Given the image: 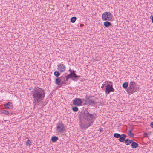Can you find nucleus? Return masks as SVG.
<instances>
[{
	"instance_id": "obj_1",
	"label": "nucleus",
	"mask_w": 153,
	"mask_h": 153,
	"mask_svg": "<svg viewBox=\"0 0 153 153\" xmlns=\"http://www.w3.org/2000/svg\"><path fill=\"white\" fill-rule=\"evenodd\" d=\"M81 117L82 120L86 122L84 123L82 122H80V126L82 130H86L93 125L97 115L94 113H91L88 108H85L82 112Z\"/></svg>"
},
{
	"instance_id": "obj_2",
	"label": "nucleus",
	"mask_w": 153,
	"mask_h": 153,
	"mask_svg": "<svg viewBox=\"0 0 153 153\" xmlns=\"http://www.w3.org/2000/svg\"><path fill=\"white\" fill-rule=\"evenodd\" d=\"M32 97L34 102H42L44 100L45 93L44 90L41 88H35L31 91Z\"/></svg>"
},
{
	"instance_id": "obj_3",
	"label": "nucleus",
	"mask_w": 153,
	"mask_h": 153,
	"mask_svg": "<svg viewBox=\"0 0 153 153\" xmlns=\"http://www.w3.org/2000/svg\"><path fill=\"white\" fill-rule=\"evenodd\" d=\"M68 71L70 72V73L65 76L66 81H67L69 78L72 79L73 81H75V79H79L80 76L76 75L75 73L76 71L74 70H71V69H70Z\"/></svg>"
},
{
	"instance_id": "obj_4",
	"label": "nucleus",
	"mask_w": 153,
	"mask_h": 153,
	"mask_svg": "<svg viewBox=\"0 0 153 153\" xmlns=\"http://www.w3.org/2000/svg\"><path fill=\"white\" fill-rule=\"evenodd\" d=\"M65 126L61 121L57 123L56 128L58 132L62 133L65 131Z\"/></svg>"
},
{
	"instance_id": "obj_5",
	"label": "nucleus",
	"mask_w": 153,
	"mask_h": 153,
	"mask_svg": "<svg viewBox=\"0 0 153 153\" xmlns=\"http://www.w3.org/2000/svg\"><path fill=\"white\" fill-rule=\"evenodd\" d=\"M86 103L87 104L91 105L92 106H93L96 104L95 101H96V98L94 96H89L87 97V96H86Z\"/></svg>"
},
{
	"instance_id": "obj_6",
	"label": "nucleus",
	"mask_w": 153,
	"mask_h": 153,
	"mask_svg": "<svg viewBox=\"0 0 153 153\" xmlns=\"http://www.w3.org/2000/svg\"><path fill=\"white\" fill-rule=\"evenodd\" d=\"M112 17V14L109 12H105L102 15V18L104 21H111Z\"/></svg>"
},
{
	"instance_id": "obj_7",
	"label": "nucleus",
	"mask_w": 153,
	"mask_h": 153,
	"mask_svg": "<svg viewBox=\"0 0 153 153\" xmlns=\"http://www.w3.org/2000/svg\"><path fill=\"white\" fill-rule=\"evenodd\" d=\"M113 84H108L105 86V92L106 94H109L111 92H113L115 90L113 88Z\"/></svg>"
},
{
	"instance_id": "obj_8",
	"label": "nucleus",
	"mask_w": 153,
	"mask_h": 153,
	"mask_svg": "<svg viewBox=\"0 0 153 153\" xmlns=\"http://www.w3.org/2000/svg\"><path fill=\"white\" fill-rule=\"evenodd\" d=\"M139 90L137 86H129L128 89L127 90V92H128L131 94H133L135 92Z\"/></svg>"
},
{
	"instance_id": "obj_9",
	"label": "nucleus",
	"mask_w": 153,
	"mask_h": 153,
	"mask_svg": "<svg viewBox=\"0 0 153 153\" xmlns=\"http://www.w3.org/2000/svg\"><path fill=\"white\" fill-rule=\"evenodd\" d=\"M72 102L74 105L79 106L82 105L83 102L82 99L80 98H76L74 99Z\"/></svg>"
},
{
	"instance_id": "obj_10",
	"label": "nucleus",
	"mask_w": 153,
	"mask_h": 153,
	"mask_svg": "<svg viewBox=\"0 0 153 153\" xmlns=\"http://www.w3.org/2000/svg\"><path fill=\"white\" fill-rule=\"evenodd\" d=\"M57 69L61 72H64L66 71V67L64 64L60 63L57 65Z\"/></svg>"
},
{
	"instance_id": "obj_11",
	"label": "nucleus",
	"mask_w": 153,
	"mask_h": 153,
	"mask_svg": "<svg viewBox=\"0 0 153 153\" xmlns=\"http://www.w3.org/2000/svg\"><path fill=\"white\" fill-rule=\"evenodd\" d=\"M5 108L7 109H11L13 108V105L11 102H9L4 104Z\"/></svg>"
},
{
	"instance_id": "obj_12",
	"label": "nucleus",
	"mask_w": 153,
	"mask_h": 153,
	"mask_svg": "<svg viewBox=\"0 0 153 153\" xmlns=\"http://www.w3.org/2000/svg\"><path fill=\"white\" fill-rule=\"evenodd\" d=\"M126 134H123L120 135V137L119 138L118 140L120 142H124L126 139Z\"/></svg>"
},
{
	"instance_id": "obj_13",
	"label": "nucleus",
	"mask_w": 153,
	"mask_h": 153,
	"mask_svg": "<svg viewBox=\"0 0 153 153\" xmlns=\"http://www.w3.org/2000/svg\"><path fill=\"white\" fill-rule=\"evenodd\" d=\"M63 76L59 77H57L55 79V83L57 85H59L61 82V79H62Z\"/></svg>"
},
{
	"instance_id": "obj_14",
	"label": "nucleus",
	"mask_w": 153,
	"mask_h": 153,
	"mask_svg": "<svg viewBox=\"0 0 153 153\" xmlns=\"http://www.w3.org/2000/svg\"><path fill=\"white\" fill-rule=\"evenodd\" d=\"M138 144L135 142H132L131 144V147L132 148H136L138 147Z\"/></svg>"
},
{
	"instance_id": "obj_15",
	"label": "nucleus",
	"mask_w": 153,
	"mask_h": 153,
	"mask_svg": "<svg viewBox=\"0 0 153 153\" xmlns=\"http://www.w3.org/2000/svg\"><path fill=\"white\" fill-rule=\"evenodd\" d=\"M104 25L106 27H108L110 26H111V23L108 21H106L104 22Z\"/></svg>"
},
{
	"instance_id": "obj_16",
	"label": "nucleus",
	"mask_w": 153,
	"mask_h": 153,
	"mask_svg": "<svg viewBox=\"0 0 153 153\" xmlns=\"http://www.w3.org/2000/svg\"><path fill=\"white\" fill-rule=\"evenodd\" d=\"M127 134L128 136L131 137H134V134L133 133L131 132V130H129L128 131Z\"/></svg>"
},
{
	"instance_id": "obj_17",
	"label": "nucleus",
	"mask_w": 153,
	"mask_h": 153,
	"mask_svg": "<svg viewBox=\"0 0 153 153\" xmlns=\"http://www.w3.org/2000/svg\"><path fill=\"white\" fill-rule=\"evenodd\" d=\"M58 138L56 136H53L52 137L51 140L52 142H56L58 140Z\"/></svg>"
},
{
	"instance_id": "obj_18",
	"label": "nucleus",
	"mask_w": 153,
	"mask_h": 153,
	"mask_svg": "<svg viewBox=\"0 0 153 153\" xmlns=\"http://www.w3.org/2000/svg\"><path fill=\"white\" fill-rule=\"evenodd\" d=\"M124 143L126 145H128L131 143V142L130 141V140L128 139H126L124 141Z\"/></svg>"
},
{
	"instance_id": "obj_19",
	"label": "nucleus",
	"mask_w": 153,
	"mask_h": 153,
	"mask_svg": "<svg viewBox=\"0 0 153 153\" xmlns=\"http://www.w3.org/2000/svg\"><path fill=\"white\" fill-rule=\"evenodd\" d=\"M128 82H125L123 83L122 85L123 87L125 89L126 88L128 87Z\"/></svg>"
},
{
	"instance_id": "obj_20",
	"label": "nucleus",
	"mask_w": 153,
	"mask_h": 153,
	"mask_svg": "<svg viewBox=\"0 0 153 153\" xmlns=\"http://www.w3.org/2000/svg\"><path fill=\"white\" fill-rule=\"evenodd\" d=\"M63 79L61 80V82L60 84V85H62L63 84H66V83L65 82L66 80H65V77L63 76Z\"/></svg>"
},
{
	"instance_id": "obj_21",
	"label": "nucleus",
	"mask_w": 153,
	"mask_h": 153,
	"mask_svg": "<svg viewBox=\"0 0 153 153\" xmlns=\"http://www.w3.org/2000/svg\"><path fill=\"white\" fill-rule=\"evenodd\" d=\"M54 75L56 77H58L60 75V73L59 71H56L54 73Z\"/></svg>"
},
{
	"instance_id": "obj_22",
	"label": "nucleus",
	"mask_w": 153,
	"mask_h": 153,
	"mask_svg": "<svg viewBox=\"0 0 153 153\" xmlns=\"http://www.w3.org/2000/svg\"><path fill=\"white\" fill-rule=\"evenodd\" d=\"M137 84L134 81H131L129 85V86H137Z\"/></svg>"
},
{
	"instance_id": "obj_23",
	"label": "nucleus",
	"mask_w": 153,
	"mask_h": 153,
	"mask_svg": "<svg viewBox=\"0 0 153 153\" xmlns=\"http://www.w3.org/2000/svg\"><path fill=\"white\" fill-rule=\"evenodd\" d=\"M77 19V18L76 17H73L71 19V22L73 23H74Z\"/></svg>"
},
{
	"instance_id": "obj_24",
	"label": "nucleus",
	"mask_w": 153,
	"mask_h": 153,
	"mask_svg": "<svg viewBox=\"0 0 153 153\" xmlns=\"http://www.w3.org/2000/svg\"><path fill=\"white\" fill-rule=\"evenodd\" d=\"M120 134L119 133H115L114 134V136L116 138H119L120 137Z\"/></svg>"
},
{
	"instance_id": "obj_25",
	"label": "nucleus",
	"mask_w": 153,
	"mask_h": 153,
	"mask_svg": "<svg viewBox=\"0 0 153 153\" xmlns=\"http://www.w3.org/2000/svg\"><path fill=\"white\" fill-rule=\"evenodd\" d=\"M2 113L5 115H8L9 112L7 110H3L2 111Z\"/></svg>"
},
{
	"instance_id": "obj_26",
	"label": "nucleus",
	"mask_w": 153,
	"mask_h": 153,
	"mask_svg": "<svg viewBox=\"0 0 153 153\" xmlns=\"http://www.w3.org/2000/svg\"><path fill=\"white\" fill-rule=\"evenodd\" d=\"M72 110L74 112H77L78 110V108L76 106H74L72 107Z\"/></svg>"
},
{
	"instance_id": "obj_27",
	"label": "nucleus",
	"mask_w": 153,
	"mask_h": 153,
	"mask_svg": "<svg viewBox=\"0 0 153 153\" xmlns=\"http://www.w3.org/2000/svg\"><path fill=\"white\" fill-rule=\"evenodd\" d=\"M31 142L30 140H28L26 142V145L27 146L31 145Z\"/></svg>"
},
{
	"instance_id": "obj_28",
	"label": "nucleus",
	"mask_w": 153,
	"mask_h": 153,
	"mask_svg": "<svg viewBox=\"0 0 153 153\" xmlns=\"http://www.w3.org/2000/svg\"><path fill=\"white\" fill-rule=\"evenodd\" d=\"M34 102V100H33V103L35 104L34 105V106H35V105H36V104H37V105H39V103L40 102Z\"/></svg>"
},
{
	"instance_id": "obj_29",
	"label": "nucleus",
	"mask_w": 153,
	"mask_h": 153,
	"mask_svg": "<svg viewBox=\"0 0 153 153\" xmlns=\"http://www.w3.org/2000/svg\"><path fill=\"white\" fill-rule=\"evenodd\" d=\"M105 83H106L107 84L110 83V84H113V83L109 81H106L105 82Z\"/></svg>"
},
{
	"instance_id": "obj_30",
	"label": "nucleus",
	"mask_w": 153,
	"mask_h": 153,
	"mask_svg": "<svg viewBox=\"0 0 153 153\" xmlns=\"http://www.w3.org/2000/svg\"><path fill=\"white\" fill-rule=\"evenodd\" d=\"M150 19H151L152 22L153 23V15H151L150 16Z\"/></svg>"
},
{
	"instance_id": "obj_31",
	"label": "nucleus",
	"mask_w": 153,
	"mask_h": 153,
	"mask_svg": "<svg viewBox=\"0 0 153 153\" xmlns=\"http://www.w3.org/2000/svg\"><path fill=\"white\" fill-rule=\"evenodd\" d=\"M150 126L152 128H153V122L151 123Z\"/></svg>"
},
{
	"instance_id": "obj_32",
	"label": "nucleus",
	"mask_w": 153,
	"mask_h": 153,
	"mask_svg": "<svg viewBox=\"0 0 153 153\" xmlns=\"http://www.w3.org/2000/svg\"><path fill=\"white\" fill-rule=\"evenodd\" d=\"M100 132H102L103 131V129L102 128H100Z\"/></svg>"
},
{
	"instance_id": "obj_33",
	"label": "nucleus",
	"mask_w": 153,
	"mask_h": 153,
	"mask_svg": "<svg viewBox=\"0 0 153 153\" xmlns=\"http://www.w3.org/2000/svg\"><path fill=\"white\" fill-rule=\"evenodd\" d=\"M105 85V84H102V86L101 87V88L102 89H103V88H104V87Z\"/></svg>"
},
{
	"instance_id": "obj_34",
	"label": "nucleus",
	"mask_w": 153,
	"mask_h": 153,
	"mask_svg": "<svg viewBox=\"0 0 153 153\" xmlns=\"http://www.w3.org/2000/svg\"><path fill=\"white\" fill-rule=\"evenodd\" d=\"M82 101H84L85 102H86V101L85 100H86V99L85 100V99H82ZM86 103H85V104Z\"/></svg>"
},
{
	"instance_id": "obj_35",
	"label": "nucleus",
	"mask_w": 153,
	"mask_h": 153,
	"mask_svg": "<svg viewBox=\"0 0 153 153\" xmlns=\"http://www.w3.org/2000/svg\"><path fill=\"white\" fill-rule=\"evenodd\" d=\"M130 141L131 142V143H132V142H134V141H133V140H130Z\"/></svg>"
},
{
	"instance_id": "obj_36",
	"label": "nucleus",
	"mask_w": 153,
	"mask_h": 153,
	"mask_svg": "<svg viewBox=\"0 0 153 153\" xmlns=\"http://www.w3.org/2000/svg\"><path fill=\"white\" fill-rule=\"evenodd\" d=\"M83 24H80V27H82V26H83Z\"/></svg>"
},
{
	"instance_id": "obj_37",
	"label": "nucleus",
	"mask_w": 153,
	"mask_h": 153,
	"mask_svg": "<svg viewBox=\"0 0 153 153\" xmlns=\"http://www.w3.org/2000/svg\"><path fill=\"white\" fill-rule=\"evenodd\" d=\"M69 6V5H66V7H68Z\"/></svg>"
},
{
	"instance_id": "obj_38",
	"label": "nucleus",
	"mask_w": 153,
	"mask_h": 153,
	"mask_svg": "<svg viewBox=\"0 0 153 153\" xmlns=\"http://www.w3.org/2000/svg\"><path fill=\"white\" fill-rule=\"evenodd\" d=\"M145 134H147V133H145Z\"/></svg>"
}]
</instances>
